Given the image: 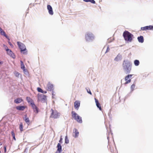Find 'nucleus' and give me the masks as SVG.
Returning a JSON list of instances; mask_svg holds the SVG:
<instances>
[{"mask_svg": "<svg viewBox=\"0 0 153 153\" xmlns=\"http://www.w3.org/2000/svg\"><path fill=\"white\" fill-rule=\"evenodd\" d=\"M122 67L124 72L128 74L130 73L131 70L132 63L128 59L124 60L122 64Z\"/></svg>", "mask_w": 153, "mask_h": 153, "instance_id": "obj_1", "label": "nucleus"}, {"mask_svg": "<svg viewBox=\"0 0 153 153\" xmlns=\"http://www.w3.org/2000/svg\"><path fill=\"white\" fill-rule=\"evenodd\" d=\"M123 36L125 40L127 42H132L134 35L128 31L125 30L123 33Z\"/></svg>", "mask_w": 153, "mask_h": 153, "instance_id": "obj_2", "label": "nucleus"}, {"mask_svg": "<svg viewBox=\"0 0 153 153\" xmlns=\"http://www.w3.org/2000/svg\"><path fill=\"white\" fill-rule=\"evenodd\" d=\"M95 39V36L92 33L88 32L85 33V39L87 42H92Z\"/></svg>", "mask_w": 153, "mask_h": 153, "instance_id": "obj_3", "label": "nucleus"}, {"mask_svg": "<svg viewBox=\"0 0 153 153\" xmlns=\"http://www.w3.org/2000/svg\"><path fill=\"white\" fill-rule=\"evenodd\" d=\"M71 114H72V117L77 122L79 123H82V117L79 116L78 114L74 111H72Z\"/></svg>", "mask_w": 153, "mask_h": 153, "instance_id": "obj_4", "label": "nucleus"}, {"mask_svg": "<svg viewBox=\"0 0 153 153\" xmlns=\"http://www.w3.org/2000/svg\"><path fill=\"white\" fill-rule=\"evenodd\" d=\"M17 44L21 50V52L22 53L23 52H23V53L25 54L26 53L25 51L26 50V49L25 45L20 42H17Z\"/></svg>", "mask_w": 153, "mask_h": 153, "instance_id": "obj_5", "label": "nucleus"}, {"mask_svg": "<svg viewBox=\"0 0 153 153\" xmlns=\"http://www.w3.org/2000/svg\"><path fill=\"white\" fill-rule=\"evenodd\" d=\"M51 111H52V113L50 116V117H52L54 119H57L59 118V113L57 111H54L52 109H51Z\"/></svg>", "mask_w": 153, "mask_h": 153, "instance_id": "obj_6", "label": "nucleus"}, {"mask_svg": "<svg viewBox=\"0 0 153 153\" xmlns=\"http://www.w3.org/2000/svg\"><path fill=\"white\" fill-rule=\"evenodd\" d=\"M47 96L43 94H38V100L42 102H45L47 100Z\"/></svg>", "mask_w": 153, "mask_h": 153, "instance_id": "obj_7", "label": "nucleus"}, {"mask_svg": "<svg viewBox=\"0 0 153 153\" xmlns=\"http://www.w3.org/2000/svg\"><path fill=\"white\" fill-rule=\"evenodd\" d=\"M3 46H5L7 48V49H6V51L7 52V54L8 55L10 56L13 58L14 59L16 57L14 54L13 53L12 51L10 49H9L8 48V47L5 45L4 44Z\"/></svg>", "mask_w": 153, "mask_h": 153, "instance_id": "obj_8", "label": "nucleus"}, {"mask_svg": "<svg viewBox=\"0 0 153 153\" xmlns=\"http://www.w3.org/2000/svg\"><path fill=\"white\" fill-rule=\"evenodd\" d=\"M46 89L47 90L49 91L53 90L54 88L53 85L49 82L47 85Z\"/></svg>", "mask_w": 153, "mask_h": 153, "instance_id": "obj_9", "label": "nucleus"}, {"mask_svg": "<svg viewBox=\"0 0 153 153\" xmlns=\"http://www.w3.org/2000/svg\"><path fill=\"white\" fill-rule=\"evenodd\" d=\"M30 105L33 110L35 112L36 114L38 113L39 112V109L35 104L34 102H31Z\"/></svg>", "mask_w": 153, "mask_h": 153, "instance_id": "obj_10", "label": "nucleus"}, {"mask_svg": "<svg viewBox=\"0 0 153 153\" xmlns=\"http://www.w3.org/2000/svg\"><path fill=\"white\" fill-rule=\"evenodd\" d=\"M47 8L49 14L51 15H53V12L52 8L51 5L49 4L47 6Z\"/></svg>", "mask_w": 153, "mask_h": 153, "instance_id": "obj_11", "label": "nucleus"}, {"mask_svg": "<svg viewBox=\"0 0 153 153\" xmlns=\"http://www.w3.org/2000/svg\"><path fill=\"white\" fill-rule=\"evenodd\" d=\"M56 147L57 149L56 153H61V152L62 151V146H61L60 143H58Z\"/></svg>", "mask_w": 153, "mask_h": 153, "instance_id": "obj_12", "label": "nucleus"}, {"mask_svg": "<svg viewBox=\"0 0 153 153\" xmlns=\"http://www.w3.org/2000/svg\"><path fill=\"white\" fill-rule=\"evenodd\" d=\"M122 56L121 54L119 53H118L116 57L114 58V60L116 62H118L120 61L122 59Z\"/></svg>", "mask_w": 153, "mask_h": 153, "instance_id": "obj_13", "label": "nucleus"}, {"mask_svg": "<svg viewBox=\"0 0 153 153\" xmlns=\"http://www.w3.org/2000/svg\"><path fill=\"white\" fill-rule=\"evenodd\" d=\"M23 119L25 122L26 123H27V125H29L30 124V122L29 119V118L27 117V114L24 115V117H23Z\"/></svg>", "mask_w": 153, "mask_h": 153, "instance_id": "obj_14", "label": "nucleus"}, {"mask_svg": "<svg viewBox=\"0 0 153 153\" xmlns=\"http://www.w3.org/2000/svg\"><path fill=\"white\" fill-rule=\"evenodd\" d=\"M23 101V99L21 97H19L15 99L14 100V102L16 104L20 103Z\"/></svg>", "mask_w": 153, "mask_h": 153, "instance_id": "obj_15", "label": "nucleus"}, {"mask_svg": "<svg viewBox=\"0 0 153 153\" xmlns=\"http://www.w3.org/2000/svg\"><path fill=\"white\" fill-rule=\"evenodd\" d=\"M129 76H131L130 75H127L126 76L125 78V80L126 81V82L124 83V84L125 85H126V84H127L129 83H130L131 81V79H129L128 80V79L129 78Z\"/></svg>", "mask_w": 153, "mask_h": 153, "instance_id": "obj_16", "label": "nucleus"}, {"mask_svg": "<svg viewBox=\"0 0 153 153\" xmlns=\"http://www.w3.org/2000/svg\"><path fill=\"white\" fill-rule=\"evenodd\" d=\"M25 106H24L19 105L16 106V108L18 110L23 111L25 109Z\"/></svg>", "mask_w": 153, "mask_h": 153, "instance_id": "obj_17", "label": "nucleus"}, {"mask_svg": "<svg viewBox=\"0 0 153 153\" xmlns=\"http://www.w3.org/2000/svg\"><path fill=\"white\" fill-rule=\"evenodd\" d=\"M137 39L138 42L140 43H143L144 42V38L143 36H138Z\"/></svg>", "mask_w": 153, "mask_h": 153, "instance_id": "obj_18", "label": "nucleus"}, {"mask_svg": "<svg viewBox=\"0 0 153 153\" xmlns=\"http://www.w3.org/2000/svg\"><path fill=\"white\" fill-rule=\"evenodd\" d=\"M80 103L79 102L76 101L74 103V106L76 109H78L80 106Z\"/></svg>", "mask_w": 153, "mask_h": 153, "instance_id": "obj_19", "label": "nucleus"}, {"mask_svg": "<svg viewBox=\"0 0 153 153\" xmlns=\"http://www.w3.org/2000/svg\"><path fill=\"white\" fill-rule=\"evenodd\" d=\"M74 132L75 133V137H77L79 136V132L78 130L76 128H74Z\"/></svg>", "mask_w": 153, "mask_h": 153, "instance_id": "obj_20", "label": "nucleus"}, {"mask_svg": "<svg viewBox=\"0 0 153 153\" xmlns=\"http://www.w3.org/2000/svg\"><path fill=\"white\" fill-rule=\"evenodd\" d=\"M20 62H21V68L23 70V71H25V66L24 65V64L23 62L22 61H20Z\"/></svg>", "mask_w": 153, "mask_h": 153, "instance_id": "obj_21", "label": "nucleus"}, {"mask_svg": "<svg viewBox=\"0 0 153 153\" xmlns=\"http://www.w3.org/2000/svg\"><path fill=\"white\" fill-rule=\"evenodd\" d=\"M134 64L136 66H138L140 64V62L138 60L136 59L134 61Z\"/></svg>", "mask_w": 153, "mask_h": 153, "instance_id": "obj_22", "label": "nucleus"}, {"mask_svg": "<svg viewBox=\"0 0 153 153\" xmlns=\"http://www.w3.org/2000/svg\"><path fill=\"white\" fill-rule=\"evenodd\" d=\"M85 2H90L92 4H95V1L94 0H83Z\"/></svg>", "mask_w": 153, "mask_h": 153, "instance_id": "obj_23", "label": "nucleus"}, {"mask_svg": "<svg viewBox=\"0 0 153 153\" xmlns=\"http://www.w3.org/2000/svg\"><path fill=\"white\" fill-rule=\"evenodd\" d=\"M26 100L27 102L29 103H31L32 102H33L32 100H31V98L29 97H26Z\"/></svg>", "mask_w": 153, "mask_h": 153, "instance_id": "obj_24", "label": "nucleus"}, {"mask_svg": "<svg viewBox=\"0 0 153 153\" xmlns=\"http://www.w3.org/2000/svg\"><path fill=\"white\" fill-rule=\"evenodd\" d=\"M148 26H146L143 27H141V29L142 30H148Z\"/></svg>", "mask_w": 153, "mask_h": 153, "instance_id": "obj_25", "label": "nucleus"}, {"mask_svg": "<svg viewBox=\"0 0 153 153\" xmlns=\"http://www.w3.org/2000/svg\"><path fill=\"white\" fill-rule=\"evenodd\" d=\"M69 142V140L67 136H66L65 137V143L66 144H68Z\"/></svg>", "mask_w": 153, "mask_h": 153, "instance_id": "obj_26", "label": "nucleus"}, {"mask_svg": "<svg viewBox=\"0 0 153 153\" xmlns=\"http://www.w3.org/2000/svg\"><path fill=\"white\" fill-rule=\"evenodd\" d=\"M1 35H3L4 36H5L7 39L9 41L10 40V39L8 36L6 34L5 32H3V33Z\"/></svg>", "mask_w": 153, "mask_h": 153, "instance_id": "obj_27", "label": "nucleus"}, {"mask_svg": "<svg viewBox=\"0 0 153 153\" xmlns=\"http://www.w3.org/2000/svg\"><path fill=\"white\" fill-rule=\"evenodd\" d=\"M96 105L98 108L100 110H102V108L99 102L97 103Z\"/></svg>", "mask_w": 153, "mask_h": 153, "instance_id": "obj_28", "label": "nucleus"}, {"mask_svg": "<svg viewBox=\"0 0 153 153\" xmlns=\"http://www.w3.org/2000/svg\"><path fill=\"white\" fill-rule=\"evenodd\" d=\"M135 84H132L131 87V91H133L135 87Z\"/></svg>", "mask_w": 153, "mask_h": 153, "instance_id": "obj_29", "label": "nucleus"}, {"mask_svg": "<svg viewBox=\"0 0 153 153\" xmlns=\"http://www.w3.org/2000/svg\"><path fill=\"white\" fill-rule=\"evenodd\" d=\"M19 129L21 131H23V125L22 123H21L19 125Z\"/></svg>", "mask_w": 153, "mask_h": 153, "instance_id": "obj_30", "label": "nucleus"}, {"mask_svg": "<svg viewBox=\"0 0 153 153\" xmlns=\"http://www.w3.org/2000/svg\"><path fill=\"white\" fill-rule=\"evenodd\" d=\"M37 91L39 92L42 93L43 92V90L41 88L38 87L37 88Z\"/></svg>", "mask_w": 153, "mask_h": 153, "instance_id": "obj_31", "label": "nucleus"}, {"mask_svg": "<svg viewBox=\"0 0 153 153\" xmlns=\"http://www.w3.org/2000/svg\"><path fill=\"white\" fill-rule=\"evenodd\" d=\"M148 27V30H153V26L152 25H149L147 26Z\"/></svg>", "mask_w": 153, "mask_h": 153, "instance_id": "obj_32", "label": "nucleus"}, {"mask_svg": "<svg viewBox=\"0 0 153 153\" xmlns=\"http://www.w3.org/2000/svg\"><path fill=\"white\" fill-rule=\"evenodd\" d=\"M14 74L17 77H19V76L20 75V74L19 73L17 72H15Z\"/></svg>", "mask_w": 153, "mask_h": 153, "instance_id": "obj_33", "label": "nucleus"}, {"mask_svg": "<svg viewBox=\"0 0 153 153\" xmlns=\"http://www.w3.org/2000/svg\"><path fill=\"white\" fill-rule=\"evenodd\" d=\"M51 91H52V97L53 98H54V97L55 96L56 93H55V92H54L53 91V90Z\"/></svg>", "mask_w": 153, "mask_h": 153, "instance_id": "obj_34", "label": "nucleus"}, {"mask_svg": "<svg viewBox=\"0 0 153 153\" xmlns=\"http://www.w3.org/2000/svg\"><path fill=\"white\" fill-rule=\"evenodd\" d=\"M109 45L107 46L106 50L105 53H107L110 50V48H109Z\"/></svg>", "mask_w": 153, "mask_h": 153, "instance_id": "obj_35", "label": "nucleus"}, {"mask_svg": "<svg viewBox=\"0 0 153 153\" xmlns=\"http://www.w3.org/2000/svg\"><path fill=\"white\" fill-rule=\"evenodd\" d=\"M62 136H61V137H60V139L59 141V143H60V144H61L62 143Z\"/></svg>", "mask_w": 153, "mask_h": 153, "instance_id": "obj_36", "label": "nucleus"}, {"mask_svg": "<svg viewBox=\"0 0 153 153\" xmlns=\"http://www.w3.org/2000/svg\"><path fill=\"white\" fill-rule=\"evenodd\" d=\"M86 90L87 91V92L89 94H90L91 95L92 94V93L90 90L89 89H87V88H86Z\"/></svg>", "mask_w": 153, "mask_h": 153, "instance_id": "obj_37", "label": "nucleus"}, {"mask_svg": "<svg viewBox=\"0 0 153 153\" xmlns=\"http://www.w3.org/2000/svg\"><path fill=\"white\" fill-rule=\"evenodd\" d=\"M3 32L4 31H3L1 28L0 27V33L1 35H2V34L3 33Z\"/></svg>", "mask_w": 153, "mask_h": 153, "instance_id": "obj_38", "label": "nucleus"}, {"mask_svg": "<svg viewBox=\"0 0 153 153\" xmlns=\"http://www.w3.org/2000/svg\"><path fill=\"white\" fill-rule=\"evenodd\" d=\"M8 43L11 46H13V45L12 44V43H11V42L10 41H8Z\"/></svg>", "mask_w": 153, "mask_h": 153, "instance_id": "obj_39", "label": "nucleus"}, {"mask_svg": "<svg viewBox=\"0 0 153 153\" xmlns=\"http://www.w3.org/2000/svg\"><path fill=\"white\" fill-rule=\"evenodd\" d=\"M11 134L12 136H15V133L13 131H11Z\"/></svg>", "mask_w": 153, "mask_h": 153, "instance_id": "obj_40", "label": "nucleus"}, {"mask_svg": "<svg viewBox=\"0 0 153 153\" xmlns=\"http://www.w3.org/2000/svg\"><path fill=\"white\" fill-rule=\"evenodd\" d=\"M95 102L96 103V104L97 103L99 102L98 100L96 98H95Z\"/></svg>", "mask_w": 153, "mask_h": 153, "instance_id": "obj_41", "label": "nucleus"}, {"mask_svg": "<svg viewBox=\"0 0 153 153\" xmlns=\"http://www.w3.org/2000/svg\"><path fill=\"white\" fill-rule=\"evenodd\" d=\"M47 91H43V92H42V93H44V94H46V93H47Z\"/></svg>", "mask_w": 153, "mask_h": 153, "instance_id": "obj_42", "label": "nucleus"}, {"mask_svg": "<svg viewBox=\"0 0 153 153\" xmlns=\"http://www.w3.org/2000/svg\"><path fill=\"white\" fill-rule=\"evenodd\" d=\"M13 140H16V138H15V136H13Z\"/></svg>", "mask_w": 153, "mask_h": 153, "instance_id": "obj_43", "label": "nucleus"}, {"mask_svg": "<svg viewBox=\"0 0 153 153\" xmlns=\"http://www.w3.org/2000/svg\"><path fill=\"white\" fill-rule=\"evenodd\" d=\"M128 75H130L131 76H129V78H131V77L132 76H133V74H128Z\"/></svg>", "mask_w": 153, "mask_h": 153, "instance_id": "obj_44", "label": "nucleus"}, {"mask_svg": "<svg viewBox=\"0 0 153 153\" xmlns=\"http://www.w3.org/2000/svg\"><path fill=\"white\" fill-rule=\"evenodd\" d=\"M3 62L2 61H0V65L2 64H3Z\"/></svg>", "mask_w": 153, "mask_h": 153, "instance_id": "obj_45", "label": "nucleus"}, {"mask_svg": "<svg viewBox=\"0 0 153 153\" xmlns=\"http://www.w3.org/2000/svg\"><path fill=\"white\" fill-rule=\"evenodd\" d=\"M6 149V146H4V149Z\"/></svg>", "mask_w": 153, "mask_h": 153, "instance_id": "obj_46", "label": "nucleus"}, {"mask_svg": "<svg viewBox=\"0 0 153 153\" xmlns=\"http://www.w3.org/2000/svg\"><path fill=\"white\" fill-rule=\"evenodd\" d=\"M107 139H108V141L109 140V136H108L107 137Z\"/></svg>", "mask_w": 153, "mask_h": 153, "instance_id": "obj_47", "label": "nucleus"}, {"mask_svg": "<svg viewBox=\"0 0 153 153\" xmlns=\"http://www.w3.org/2000/svg\"><path fill=\"white\" fill-rule=\"evenodd\" d=\"M4 152H6V149H4Z\"/></svg>", "mask_w": 153, "mask_h": 153, "instance_id": "obj_48", "label": "nucleus"}, {"mask_svg": "<svg viewBox=\"0 0 153 153\" xmlns=\"http://www.w3.org/2000/svg\"><path fill=\"white\" fill-rule=\"evenodd\" d=\"M4 47H5V50H6V49H7V48L5 46H4Z\"/></svg>", "mask_w": 153, "mask_h": 153, "instance_id": "obj_49", "label": "nucleus"}, {"mask_svg": "<svg viewBox=\"0 0 153 153\" xmlns=\"http://www.w3.org/2000/svg\"><path fill=\"white\" fill-rule=\"evenodd\" d=\"M30 5H31V4H29V7L30 6Z\"/></svg>", "mask_w": 153, "mask_h": 153, "instance_id": "obj_50", "label": "nucleus"}, {"mask_svg": "<svg viewBox=\"0 0 153 153\" xmlns=\"http://www.w3.org/2000/svg\"><path fill=\"white\" fill-rule=\"evenodd\" d=\"M121 83H122V80H121Z\"/></svg>", "mask_w": 153, "mask_h": 153, "instance_id": "obj_51", "label": "nucleus"}, {"mask_svg": "<svg viewBox=\"0 0 153 153\" xmlns=\"http://www.w3.org/2000/svg\"><path fill=\"white\" fill-rule=\"evenodd\" d=\"M111 134H113V133H112V132H111Z\"/></svg>", "mask_w": 153, "mask_h": 153, "instance_id": "obj_52", "label": "nucleus"}, {"mask_svg": "<svg viewBox=\"0 0 153 153\" xmlns=\"http://www.w3.org/2000/svg\"><path fill=\"white\" fill-rule=\"evenodd\" d=\"M105 46L104 47L103 49L105 48Z\"/></svg>", "mask_w": 153, "mask_h": 153, "instance_id": "obj_53", "label": "nucleus"}, {"mask_svg": "<svg viewBox=\"0 0 153 153\" xmlns=\"http://www.w3.org/2000/svg\"><path fill=\"white\" fill-rule=\"evenodd\" d=\"M0 153H1V151H0Z\"/></svg>", "mask_w": 153, "mask_h": 153, "instance_id": "obj_54", "label": "nucleus"}, {"mask_svg": "<svg viewBox=\"0 0 153 153\" xmlns=\"http://www.w3.org/2000/svg\"><path fill=\"white\" fill-rule=\"evenodd\" d=\"M65 153L64 152V153Z\"/></svg>", "mask_w": 153, "mask_h": 153, "instance_id": "obj_55", "label": "nucleus"}]
</instances>
